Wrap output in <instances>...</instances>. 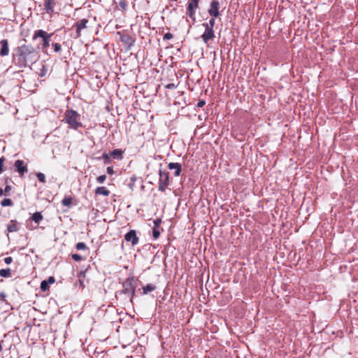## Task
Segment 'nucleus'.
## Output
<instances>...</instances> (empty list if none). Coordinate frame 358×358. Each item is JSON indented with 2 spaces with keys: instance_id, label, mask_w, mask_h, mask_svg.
<instances>
[{
  "instance_id": "473e14b6",
  "label": "nucleus",
  "mask_w": 358,
  "mask_h": 358,
  "mask_svg": "<svg viewBox=\"0 0 358 358\" xmlns=\"http://www.w3.org/2000/svg\"><path fill=\"white\" fill-rule=\"evenodd\" d=\"M38 75L41 77H43L46 75L47 73V69L45 66H43L41 69H39Z\"/></svg>"
},
{
  "instance_id": "a18cd8bd",
  "label": "nucleus",
  "mask_w": 358,
  "mask_h": 358,
  "mask_svg": "<svg viewBox=\"0 0 358 358\" xmlns=\"http://www.w3.org/2000/svg\"><path fill=\"white\" fill-rule=\"evenodd\" d=\"M106 171L108 174L113 175L114 173L113 167V166H108L106 169Z\"/></svg>"
},
{
  "instance_id": "f03ea898",
  "label": "nucleus",
  "mask_w": 358,
  "mask_h": 358,
  "mask_svg": "<svg viewBox=\"0 0 358 358\" xmlns=\"http://www.w3.org/2000/svg\"><path fill=\"white\" fill-rule=\"evenodd\" d=\"M138 281L139 280L136 277L131 275L128 277L122 282V289L120 291V293L127 295V297L129 298V301L131 303H133Z\"/></svg>"
},
{
  "instance_id": "4468645a",
  "label": "nucleus",
  "mask_w": 358,
  "mask_h": 358,
  "mask_svg": "<svg viewBox=\"0 0 358 358\" xmlns=\"http://www.w3.org/2000/svg\"><path fill=\"white\" fill-rule=\"evenodd\" d=\"M168 168L170 170H174L173 175L174 176L177 177L180 175L182 167L180 164L179 163H175V162H170L168 164Z\"/></svg>"
},
{
  "instance_id": "a211bd4d",
  "label": "nucleus",
  "mask_w": 358,
  "mask_h": 358,
  "mask_svg": "<svg viewBox=\"0 0 358 358\" xmlns=\"http://www.w3.org/2000/svg\"><path fill=\"white\" fill-rule=\"evenodd\" d=\"M156 289V286L153 284H147L145 286H143L141 294L145 295L150 292H152Z\"/></svg>"
},
{
  "instance_id": "7ed1b4c3",
  "label": "nucleus",
  "mask_w": 358,
  "mask_h": 358,
  "mask_svg": "<svg viewBox=\"0 0 358 358\" xmlns=\"http://www.w3.org/2000/svg\"><path fill=\"white\" fill-rule=\"evenodd\" d=\"M62 121L69 124V128L75 130L83 127L80 115L72 108H68L65 111Z\"/></svg>"
},
{
  "instance_id": "72a5a7b5",
  "label": "nucleus",
  "mask_w": 358,
  "mask_h": 358,
  "mask_svg": "<svg viewBox=\"0 0 358 358\" xmlns=\"http://www.w3.org/2000/svg\"><path fill=\"white\" fill-rule=\"evenodd\" d=\"M106 179V176L101 175L96 178V182L98 183L102 184L105 182Z\"/></svg>"
},
{
  "instance_id": "de8ad7c7",
  "label": "nucleus",
  "mask_w": 358,
  "mask_h": 358,
  "mask_svg": "<svg viewBox=\"0 0 358 358\" xmlns=\"http://www.w3.org/2000/svg\"><path fill=\"white\" fill-rule=\"evenodd\" d=\"M4 194V191L0 187V196Z\"/></svg>"
},
{
  "instance_id": "c03bdc74",
  "label": "nucleus",
  "mask_w": 358,
  "mask_h": 358,
  "mask_svg": "<svg viewBox=\"0 0 358 358\" xmlns=\"http://www.w3.org/2000/svg\"><path fill=\"white\" fill-rule=\"evenodd\" d=\"M13 262V258L11 257H7L4 259V262L6 264H10Z\"/></svg>"
},
{
  "instance_id": "8fccbe9b",
  "label": "nucleus",
  "mask_w": 358,
  "mask_h": 358,
  "mask_svg": "<svg viewBox=\"0 0 358 358\" xmlns=\"http://www.w3.org/2000/svg\"><path fill=\"white\" fill-rule=\"evenodd\" d=\"M5 182H6V183H7V182H8V178H6V181H5Z\"/></svg>"
},
{
  "instance_id": "58836bf2",
  "label": "nucleus",
  "mask_w": 358,
  "mask_h": 358,
  "mask_svg": "<svg viewBox=\"0 0 358 358\" xmlns=\"http://www.w3.org/2000/svg\"><path fill=\"white\" fill-rule=\"evenodd\" d=\"M177 86L174 83H169L165 85V88L167 90L176 89Z\"/></svg>"
},
{
  "instance_id": "f3484780",
  "label": "nucleus",
  "mask_w": 358,
  "mask_h": 358,
  "mask_svg": "<svg viewBox=\"0 0 358 358\" xmlns=\"http://www.w3.org/2000/svg\"><path fill=\"white\" fill-rule=\"evenodd\" d=\"M20 227L17 222L15 220H10L7 224V231L8 232H16L19 230Z\"/></svg>"
},
{
  "instance_id": "6e6552de",
  "label": "nucleus",
  "mask_w": 358,
  "mask_h": 358,
  "mask_svg": "<svg viewBox=\"0 0 358 358\" xmlns=\"http://www.w3.org/2000/svg\"><path fill=\"white\" fill-rule=\"evenodd\" d=\"M219 9V1L217 0H212L210 4V8L208 10V13L210 17H217L220 15Z\"/></svg>"
},
{
  "instance_id": "9b49d317",
  "label": "nucleus",
  "mask_w": 358,
  "mask_h": 358,
  "mask_svg": "<svg viewBox=\"0 0 358 358\" xmlns=\"http://www.w3.org/2000/svg\"><path fill=\"white\" fill-rule=\"evenodd\" d=\"M14 166L21 176H24V174L28 171L27 165L24 164V162L21 159L16 160L14 163Z\"/></svg>"
},
{
  "instance_id": "7c9ffc66",
  "label": "nucleus",
  "mask_w": 358,
  "mask_h": 358,
  "mask_svg": "<svg viewBox=\"0 0 358 358\" xmlns=\"http://www.w3.org/2000/svg\"><path fill=\"white\" fill-rule=\"evenodd\" d=\"M136 177L135 176H133L130 178V182L128 183V187L131 189L133 190L134 189V184H135V182H136Z\"/></svg>"
},
{
  "instance_id": "a19ab883",
  "label": "nucleus",
  "mask_w": 358,
  "mask_h": 358,
  "mask_svg": "<svg viewBox=\"0 0 358 358\" xmlns=\"http://www.w3.org/2000/svg\"><path fill=\"white\" fill-rule=\"evenodd\" d=\"M162 223V220L159 219V218H157L156 220H154V227H159V226Z\"/></svg>"
},
{
  "instance_id": "f704fd0d",
  "label": "nucleus",
  "mask_w": 358,
  "mask_h": 358,
  "mask_svg": "<svg viewBox=\"0 0 358 358\" xmlns=\"http://www.w3.org/2000/svg\"><path fill=\"white\" fill-rule=\"evenodd\" d=\"M71 257L76 262H80L83 259L82 257L78 254H72Z\"/></svg>"
},
{
  "instance_id": "e433bc0d",
  "label": "nucleus",
  "mask_w": 358,
  "mask_h": 358,
  "mask_svg": "<svg viewBox=\"0 0 358 358\" xmlns=\"http://www.w3.org/2000/svg\"><path fill=\"white\" fill-rule=\"evenodd\" d=\"M11 186L10 185H7L4 189V194L6 196H9L10 195V192L11 190Z\"/></svg>"
},
{
  "instance_id": "2f4dec72",
  "label": "nucleus",
  "mask_w": 358,
  "mask_h": 358,
  "mask_svg": "<svg viewBox=\"0 0 358 358\" xmlns=\"http://www.w3.org/2000/svg\"><path fill=\"white\" fill-rule=\"evenodd\" d=\"M52 47L54 48V50L55 52H59L61 51L62 50V46L59 43H53L52 44Z\"/></svg>"
},
{
  "instance_id": "bb28decb",
  "label": "nucleus",
  "mask_w": 358,
  "mask_h": 358,
  "mask_svg": "<svg viewBox=\"0 0 358 358\" xmlns=\"http://www.w3.org/2000/svg\"><path fill=\"white\" fill-rule=\"evenodd\" d=\"M40 288L43 291V292H46L48 290H49V284H48V282H46V280H43L41 282V285H40Z\"/></svg>"
},
{
  "instance_id": "393cba45",
  "label": "nucleus",
  "mask_w": 358,
  "mask_h": 358,
  "mask_svg": "<svg viewBox=\"0 0 358 358\" xmlns=\"http://www.w3.org/2000/svg\"><path fill=\"white\" fill-rule=\"evenodd\" d=\"M1 205L3 207L12 206L13 205V202L10 199H4L1 201Z\"/></svg>"
},
{
  "instance_id": "f257e3e1",
  "label": "nucleus",
  "mask_w": 358,
  "mask_h": 358,
  "mask_svg": "<svg viewBox=\"0 0 358 358\" xmlns=\"http://www.w3.org/2000/svg\"><path fill=\"white\" fill-rule=\"evenodd\" d=\"M40 57L38 48L31 44L23 43L13 50L12 63L20 69L30 67Z\"/></svg>"
},
{
  "instance_id": "09e8293b",
  "label": "nucleus",
  "mask_w": 358,
  "mask_h": 358,
  "mask_svg": "<svg viewBox=\"0 0 358 358\" xmlns=\"http://www.w3.org/2000/svg\"><path fill=\"white\" fill-rule=\"evenodd\" d=\"M2 341L0 340V352L2 351L3 350V347H2Z\"/></svg>"
},
{
  "instance_id": "dca6fc26",
  "label": "nucleus",
  "mask_w": 358,
  "mask_h": 358,
  "mask_svg": "<svg viewBox=\"0 0 358 358\" xmlns=\"http://www.w3.org/2000/svg\"><path fill=\"white\" fill-rule=\"evenodd\" d=\"M94 193L96 195H103L108 196L110 192L106 187L101 186L96 187L94 190Z\"/></svg>"
},
{
  "instance_id": "ddd939ff",
  "label": "nucleus",
  "mask_w": 358,
  "mask_h": 358,
  "mask_svg": "<svg viewBox=\"0 0 358 358\" xmlns=\"http://www.w3.org/2000/svg\"><path fill=\"white\" fill-rule=\"evenodd\" d=\"M0 44H1L0 55L2 57L8 56L9 54V51H10L8 40L2 39L0 41Z\"/></svg>"
},
{
  "instance_id": "2eb2a0df",
  "label": "nucleus",
  "mask_w": 358,
  "mask_h": 358,
  "mask_svg": "<svg viewBox=\"0 0 358 358\" xmlns=\"http://www.w3.org/2000/svg\"><path fill=\"white\" fill-rule=\"evenodd\" d=\"M120 41L122 43L128 45L129 46L133 45L135 42L134 38L129 34H124L121 35Z\"/></svg>"
},
{
  "instance_id": "39448f33",
  "label": "nucleus",
  "mask_w": 358,
  "mask_h": 358,
  "mask_svg": "<svg viewBox=\"0 0 358 358\" xmlns=\"http://www.w3.org/2000/svg\"><path fill=\"white\" fill-rule=\"evenodd\" d=\"M158 190L161 192H165L169 185V173L166 171L159 170Z\"/></svg>"
},
{
  "instance_id": "b1692460",
  "label": "nucleus",
  "mask_w": 358,
  "mask_h": 358,
  "mask_svg": "<svg viewBox=\"0 0 358 358\" xmlns=\"http://www.w3.org/2000/svg\"><path fill=\"white\" fill-rule=\"evenodd\" d=\"M215 18L216 17H211L208 22L203 23L202 26H208L209 27L214 28L215 25Z\"/></svg>"
},
{
  "instance_id": "c85d7f7f",
  "label": "nucleus",
  "mask_w": 358,
  "mask_h": 358,
  "mask_svg": "<svg viewBox=\"0 0 358 358\" xmlns=\"http://www.w3.org/2000/svg\"><path fill=\"white\" fill-rule=\"evenodd\" d=\"M76 248L78 250H85L87 249L86 244L83 242H79L76 245Z\"/></svg>"
},
{
  "instance_id": "49530a36",
  "label": "nucleus",
  "mask_w": 358,
  "mask_h": 358,
  "mask_svg": "<svg viewBox=\"0 0 358 358\" xmlns=\"http://www.w3.org/2000/svg\"><path fill=\"white\" fill-rule=\"evenodd\" d=\"M6 297V294L4 292L0 293V299L4 300Z\"/></svg>"
},
{
  "instance_id": "f8f14e48",
  "label": "nucleus",
  "mask_w": 358,
  "mask_h": 358,
  "mask_svg": "<svg viewBox=\"0 0 358 358\" xmlns=\"http://www.w3.org/2000/svg\"><path fill=\"white\" fill-rule=\"evenodd\" d=\"M55 6L56 1L55 0H43V10L48 14L54 13Z\"/></svg>"
},
{
  "instance_id": "6ab92c4d",
  "label": "nucleus",
  "mask_w": 358,
  "mask_h": 358,
  "mask_svg": "<svg viewBox=\"0 0 358 358\" xmlns=\"http://www.w3.org/2000/svg\"><path fill=\"white\" fill-rule=\"evenodd\" d=\"M31 218L35 223L39 224L40 222L43 220V216L41 212H36L32 215Z\"/></svg>"
},
{
  "instance_id": "aec40b11",
  "label": "nucleus",
  "mask_w": 358,
  "mask_h": 358,
  "mask_svg": "<svg viewBox=\"0 0 358 358\" xmlns=\"http://www.w3.org/2000/svg\"><path fill=\"white\" fill-rule=\"evenodd\" d=\"M123 152L120 149H115L110 152V155L114 159H120L122 157Z\"/></svg>"
},
{
  "instance_id": "412c9836",
  "label": "nucleus",
  "mask_w": 358,
  "mask_h": 358,
  "mask_svg": "<svg viewBox=\"0 0 358 358\" xmlns=\"http://www.w3.org/2000/svg\"><path fill=\"white\" fill-rule=\"evenodd\" d=\"M73 198L71 196H65L62 200V204L64 206H70L72 204Z\"/></svg>"
},
{
  "instance_id": "423d86ee",
  "label": "nucleus",
  "mask_w": 358,
  "mask_h": 358,
  "mask_svg": "<svg viewBox=\"0 0 358 358\" xmlns=\"http://www.w3.org/2000/svg\"><path fill=\"white\" fill-rule=\"evenodd\" d=\"M205 28L204 32L201 34V38L203 42L208 45L210 41H213L215 38L214 28L209 27L208 26H203Z\"/></svg>"
},
{
  "instance_id": "a878e982",
  "label": "nucleus",
  "mask_w": 358,
  "mask_h": 358,
  "mask_svg": "<svg viewBox=\"0 0 358 358\" xmlns=\"http://www.w3.org/2000/svg\"><path fill=\"white\" fill-rule=\"evenodd\" d=\"M110 155L109 153L104 152L101 157H99L98 159H103L104 161V164H108L110 162Z\"/></svg>"
},
{
  "instance_id": "c756f323",
  "label": "nucleus",
  "mask_w": 358,
  "mask_h": 358,
  "mask_svg": "<svg viewBox=\"0 0 358 358\" xmlns=\"http://www.w3.org/2000/svg\"><path fill=\"white\" fill-rule=\"evenodd\" d=\"M160 231L159 227H153L152 229V236L155 239H157L159 237Z\"/></svg>"
},
{
  "instance_id": "c9c22d12",
  "label": "nucleus",
  "mask_w": 358,
  "mask_h": 358,
  "mask_svg": "<svg viewBox=\"0 0 358 358\" xmlns=\"http://www.w3.org/2000/svg\"><path fill=\"white\" fill-rule=\"evenodd\" d=\"M173 38V35L170 32H167L164 35L163 39L166 41V40H171Z\"/></svg>"
},
{
  "instance_id": "1a4fd4ad",
  "label": "nucleus",
  "mask_w": 358,
  "mask_h": 358,
  "mask_svg": "<svg viewBox=\"0 0 358 358\" xmlns=\"http://www.w3.org/2000/svg\"><path fill=\"white\" fill-rule=\"evenodd\" d=\"M124 240L127 242H130L132 246L137 245L139 242V238L136 235V231L134 229L129 230L124 235Z\"/></svg>"
},
{
  "instance_id": "9d476101",
  "label": "nucleus",
  "mask_w": 358,
  "mask_h": 358,
  "mask_svg": "<svg viewBox=\"0 0 358 358\" xmlns=\"http://www.w3.org/2000/svg\"><path fill=\"white\" fill-rule=\"evenodd\" d=\"M87 19H82L76 22L73 27L76 28L77 37H80L81 36V31L87 28Z\"/></svg>"
},
{
  "instance_id": "4c0bfd02",
  "label": "nucleus",
  "mask_w": 358,
  "mask_h": 358,
  "mask_svg": "<svg viewBox=\"0 0 358 358\" xmlns=\"http://www.w3.org/2000/svg\"><path fill=\"white\" fill-rule=\"evenodd\" d=\"M120 6L123 8L124 10H126L127 3L125 0H121L119 3Z\"/></svg>"
},
{
  "instance_id": "cd10ccee",
  "label": "nucleus",
  "mask_w": 358,
  "mask_h": 358,
  "mask_svg": "<svg viewBox=\"0 0 358 358\" xmlns=\"http://www.w3.org/2000/svg\"><path fill=\"white\" fill-rule=\"evenodd\" d=\"M36 176L38 180L41 182H42V183L46 182L45 176L43 173H41V172L36 173Z\"/></svg>"
},
{
  "instance_id": "5701e85b",
  "label": "nucleus",
  "mask_w": 358,
  "mask_h": 358,
  "mask_svg": "<svg viewBox=\"0 0 358 358\" xmlns=\"http://www.w3.org/2000/svg\"><path fill=\"white\" fill-rule=\"evenodd\" d=\"M85 277V272L83 271H80L78 274V278H79V285H80V287L81 288H84L85 287V285H84V278Z\"/></svg>"
},
{
  "instance_id": "4be33fe9",
  "label": "nucleus",
  "mask_w": 358,
  "mask_h": 358,
  "mask_svg": "<svg viewBox=\"0 0 358 358\" xmlns=\"http://www.w3.org/2000/svg\"><path fill=\"white\" fill-rule=\"evenodd\" d=\"M10 275L11 270L9 268L0 270V276L3 278H9Z\"/></svg>"
},
{
  "instance_id": "37998d69",
  "label": "nucleus",
  "mask_w": 358,
  "mask_h": 358,
  "mask_svg": "<svg viewBox=\"0 0 358 358\" xmlns=\"http://www.w3.org/2000/svg\"><path fill=\"white\" fill-rule=\"evenodd\" d=\"M46 282H48V284H52L55 282V279L53 276H50L48 278V279L46 280Z\"/></svg>"
},
{
  "instance_id": "79ce46f5",
  "label": "nucleus",
  "mask_w": 358,
  "mask_h": 358,
  "mask_svg": "<svg viewBox=\"0 0 358 358\" xmlns=\"http://www.w3.org/2000/svg\"><path fill=\"white\" fill-rule=\"evenodd\" d=\"M206 104V101L204 100H199L196 104L198 108H202Z\"/></svg>"
},
{
  "instance_id": "0eeeda50",
  "label": "nucleus",
  "mask_w": 358,
  "mask_h": 358,
  "mask_svg": "<svg viewBox=\"0 0 358 358\" xmlns=\"http://www.w3.org/2000/svg\"><path fill=\"white\" fill-rule=\"evenodd\" d=\"M200 0H188L187 14L193 20H196V10L199 8Z\"/></svg>"
},
{
  "instance_id": "ea45409f",
  "label": "nucleus",
  "mask_w": 358,
  "mask_h": 358,
  "mask_svg": "<svg viewBox=\"0 0 358 358\" xmlns=\"http://www.w3.org/2000/svg\"><path fill=\"white\" fill-rule=\"evenodd\" d=\"M4 161H5L4 157H0V174L3 171V162H4Z\"/></svg>"
},
{
  "instance_id": "20e7f679",
  "label": "nucleus",
  "mask_w": 358,
  "mask_h": 358,
  "mask_svg": "<svg viewBox=\"0 0 358 358\" xmlns=\"http://www.w3.org/2000/svg\"><path fill=\"white\" fill-rule=\"evenodd\" d=\"M53 33H48L43 29L35 30L32 36V40L35 41L37 38H41L43 41L41 48L43 50H46L50 46V38Z\"/></svg>"
}]
</instances>
